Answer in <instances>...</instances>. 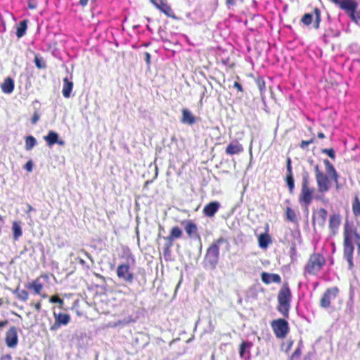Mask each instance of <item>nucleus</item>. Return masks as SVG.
Segmentation results:
<instances>
[{
    "mask_svg": "<svg viewBox=\"0 0 360 360\" xmlns=\"http://www.w3.org/2000/svg\"><path fill=\"white\" fill-rule=\"evenodd\" d=\"M309 184V174L306 172L302 176V189L299 198L300 202L304 203L306 207L311 204L314 192V188H310Z\"/></svg>",
    "mask_w": 360,
    "mask_h": 360,
    "instance_id": "f257e3e1",
    "label": "nucleus"
},
{
    "mask_svg": "<svg viewBox=\"0 0 360 360\" xmlns=\"http://www.w3.org/2000/svg\"><path fill=\"white\" fill-rule=\"evenodd\" d=\"M291 293L288 286H283L279 291L278 300L279 302L278 310L284 316H287L290 308Z\"/></svg>",
    "mask_w": 360,
    "mask_h": 360,
    "instance_id": "f03ea898",
    "label": "nucleus"
},
{
    "mask_svg": "<svg viewBox=\"0 0 360 360\" xmlns=\"http://www.w3.org/2000/svg\"><path fill=\"white\" fill-rule=\"evenodd\" d=\"M225 242L224 238H220L207 249L205 260L211 265L212 268H214L218 262L220 245Z\"/></svg>",
    "mask_w": 360,
    "mask_h": 360,
    "instance_id": "7ed1b4c3",
    "label": "nucleus"
},
{
    "mask_svg": "<svg viewBox=\"0 0 360 360\" xmlns=\"http://www.w3.org/2000/svg\"><path fill=\"white\" fill-rule=\"evenodd\" d=\"M325 260L319 254L311 255L306 265L305 270L310 274H316L324 264Z\"/></svg>",
    "mask_w": 360,
    "mask_h": 360,
    "instance_id": "20e7f679",
    "label": "nucleus"
},
{
    "mask_svg": "<svg viewBox=\"0 0 360 360\" xmlns=\"http://www.w3.org/2000/svg\"><path fill=\"white\" fill-rule=\"evenodd\" d=\"M316 180L318 186V190L320 193H324L329 190L330 187V183L329 179L330 177L324 174L316 165L314 166Z\"/></svg>",
    "mask_w": 360,
    "mask_h": 360,
    "instance_id": "39448f33",
    "label": "nucleus"
},
{
    "mask_svg": "<svg viewBox=\"0 0 360 360\" xmlns=\"http://www.w3.org/2000/svg\"><path fill=\"white\" fill-rule=\"evenodd\" d=\"M338 291L339 290L337 287H333L327 289L320 300L321 307L323 308L329 307L331 302L338 296Z\"/></svg>",
    "mask_w": 360,
    "mask_h": 360,
    "instance_id": "423d86ee",
    "label": "nucleus"
},
{
    "mask_svg": "<svg viewBox=\"0 0 360 360\" xmlns=\"http://www.w3.org/2000/svg\"><path fill=\"white\" fill-rule=\"evenodd\" d=\"M273 330L278 338H284L288 331V324L284 319H279L271 323Z\"/></svg>",
    "mask_w": 360,
    "mask_h": 360,
    "instance_id": "0eeeda50",
    "label": "nucleus"
},
{
    "mask_svg": "<svg viewBox=\"0 0 360 360\" xmlns=\"http://www.w3.org/2000/svg\"><path fill=\"white\" fill-rule=\"evenodd\" d=\"M314 18V27L315 29H318L319 27V24L321 22V12L318 8L314 9V13H305L302 19V22L305 25H309L313 19Z\"/></svg>",
    "mask_w": 360,
    "mask_h": 360,
    "instance_id": "6e6552de",
    "label": "nucleus"
},
{
    "mask_svg": "<svg viewBox=\"0 0 360 360\" xmlns=\"http://www.w3.org/2000/svg\"><path fill=\"white\" fill-rule=\"evenodd\" d=\"M117 275L119 278L127 283H131L134 279V275L129 271V265L127 264H120L117 269Z\"/></svg>",
    "mask_w": 360,
    "mask_h": 360,
    "instance_id": "1a4fd4ad",
    "label": "nucleus"
},
{
    "mask_svg": "<svg viewBox=\"0 0 360 360\" xmlns=\"http://www.w3.org/2000/svg\"><path fill=\"white\" fill-rule=\"evenodd\" d=\"M332 2L338 5L342 9L347 13L354 9H356L357 4L354 0H330Z\"/></svg>",
    "mask_w": 360,
    "mask_h": 360,
    "instance_id": "9d476101",
    "label": "nucleus"
},
{
    "mask_svg": "<svg viewBox=\"0 0 360 360\" xmlns=\"http://www.w3.org/2000/svg\"><path fill=\"white\" fill-rule=\"evenodd\" d=\"M17 330L15 327H11L6 333V342L8 347L13 348L18 344Z\"/></svg>",
    "mask_w": 360,
    "mask_h": 360,
    "instance_id": "9b49d317",
    "label": "nucleus"
},
{
    "mask_svg": "<svg viewBox=\"0 0 360 360\" xmlns=\"http://www.w3.org/2000/svg\"><path fill=\"white\" fill-rule=\"evenodd\" d=\"M344 253L345 256L349 263L350 266H352V253L354 251L353 245H352L351 241L349 239L347 233L345 232V240H344Z\"/></svg>",
    "mask_w": 360,
    "mask_h": 360,
    "instance_id": "f8f14e48",
    "label": "nucleus"
},
{
    "mask_svg": "<svg viewBox=\"0 0 360 360\" xmlns=\"http://www.w3.org/2000/svg\"><path fill=\"white\" fill-rule=\"evenodd\" d=\"M182 231L178 226H174L170 231V235L167 237H165V239L168 242L167 245L166 251H169V248L172 245V242L176 238H179L182 236Z\"/></svg>",
    "mask_w": 360,
    "mask_h": 360,
    "instance_id": "ddd939ff",
    "label": "nucleus"
},
{
    "mask_svg": "<svg viewBox=\"0 0 360 360\" xmlns=\"http://www.w3.org/2000/svg\"><path fill=\"white\" fill-rule=\"evenodd\" d=\"M326 218L327 211L323 208H321L316 214H314L313 217V224H317L320 227H323L326 223Z\"/></svg>",
    "mask_w": 360,
    "mask_h": 360,
    "instance_id": "4468645a",
    "label": "nucleus"
},
{
    "mask_svg": "<svg viewBox=\"0 0 360 360\" xmlns=\"http://www.w3.org/2000/svg\"><path fill=\"white\" fill-rule=\"evenodd\" d=\"M220 204L218 202H211L203 208V213L205 216L212 217L218 211Z\"/></svg>",
    "mask_w": 360,
    "mask_h": 360,
    "instance_id": "2eb2a0df",
    "label": "nucleus"
},
{
    "mask_svg": "<svg viewBox=\"0 0 360 360\" xmlns=\"http://www.w3.org/2000/svg\"><path fill=\"white\" fill-rule=\"evenodd\" d=\"M323 163L326 167V171L327 173V176L330 177V179L336 183L337 187H338V175L334 167L327 159L324 160Z\"/></svg>",
    "mask_w": 360,
    "mask_h": 360,
    "instance_id": "dca6fc26",
    "label": "nucleus"
},
{
    "mask_svg": "<svg viewBox=\"0 0 360 360\" xmlns=\"http://www.w3.org/2000/svg\"><path fill=\"white\" fill-rule=\"evenodd\" d=\"M262 281L266 284L271 283H278L281 282V278L278 274L263 272L262 274Z\"/></svg>",
    "mask_w": 360,
    "mask_h": 360,
    "instance_id": "f3484780",
    "label": "nucleus"
},
{
    "mask_svg": "<svg viewBox=\"0 0 360 360\" xmlns=\"http://www.w3.org/2000/svg\"><path fill=\"white\" fill-rule=\"evenodd\" d=\"M181 122L183 124L192 125L195 122V117L192 112L186 108L182 110V117Z\"/></svg>",
    "mask_w": 360,
    "mask_h": 360,
    "instance_id": "a211bd4d",
    "label": "nucleus"
},
{
    "mask_svg": "<svg viewBox=\"0 0 360 360\" xmlns=\"http://www.w3.org/2000/svg\"><path fill=\"white\" fill-rule=\"evenodd\" d=\"M1 87L4 93L10 94L14 89V81L11 77H7L2 83Z\"/></svg>",
    "mask_w": 360,
    "mask_h": 360,
    "instance_id": "6ab92c4d",
    "label": "nucleus"
},
{
    "mask_svg": "<svg viewBox=\"0 0 360 360\" xmlns=\"http://www.w3.org/2000/svg\"><path fill=\"white\" fill-rule=\"evenodd\" d=\"M243 150V148L241 144L236 143H230L226 148V153L229 155H236L239 154Z\"/></svg>",
    "mask_w": 360,
    "mask_h": 360,
    "instance_id": "aec40b11",
    "label": "nucleus"
},
{
    "mask_svg": "<svg viewBox=\"0 0 360 360\" xmlns=\"http://www.w3.org/2000/svg\"><path fill=\"white\" fill-rule=\"evenodd\" d=\"M73 88V83L68 80L67 77L63 79V87L62 90L63 95L65 98H70V94Z\"/></svg>",
    "mask_w": 360,
    "mask_h": 360,
    "instance_id": "412c9836",
    "label": "nucleus"
},
{
    "mask_svg": "<svg viewBox=\"0 0 360 360\" xmlns=\"http://www.w3.org/2000/svg\"><path fill=\"white\" fill-rule=\"evenodd\" d=\"M55 320L57 321L60 325H67L70 321V317L67 314H56L53 312Z\"/></svg>",
    "mask_w": 360,
    "mask_h": 360,
    "instance_id": "4be33fe9",
    "label": "nucleus"
},
{
    "mask_svg": "<svg viewBox=\"0 0 360 360\" xmlns=\"http://www.w3.org/2000/svg\"><path fill=\"white\" fill-rule=\"evenodd\" d=\"M58 134L53 131H50L47 136H44V139L49 146H52L56 143V142H58Z\"/></svg>",
    "mask_w": 360,
    "mask_h": 360,
    "instance_id": "5701e85b",
    "label": "nucleus"
},
{
    "mask_svg": "<svg viewBox=\"0 0 360 360\" xmlns=\"http://www.w3.org/2000/svg\"><path fill=\"white\" fill-rule=\"evenodd\" d=\"M151 2L161 11L169 15L168 11H170V8L162 0H150Z\"/></svg>",
    "mask_w": 360,
    "mask_h": 360,
    "instance_id": "b1692460",
    "label": "nucleus"
},
{
    "mask_svg": "<svg viewBox=\"0 0 360 360\" xmlns=\"http://www.w3.org/2000/svg\"><path fill=\"white\" fill-rule=\"evenodd\" d=\"M12 230L14 240H18L22 236V231L20 225L18 222L14 221L12 225Z\"/></svg>",
    "mask_w": 360,
    "mask_h": 360,
    "instance_id": "393cba45",
    "label": "nucleus"
},
{
    "mask_svg": "<svg viewBox=\"0 0 360 360\" xmlns=\"http://www.w3.org/2000/svg\"><path fill=\"white\" fill-rule=\"evenodd\" d=\"M259 245L261 248H266L271 242L270 238L268 234H261L258 239Z\"/></svg>",
    "mask_w": 360,
    "mask_h": 360,
    "instance_id": "a878e982",
    "label": "nucleus"
},
{
    "mask_svg": "<svg viewBox=\"0 0 360 360\" xmlns=\"http://www.w3.org/2000/svg\"><path fill=\"white\" fill-rule=\"evenodd\" d=\"M36 139L32 136H28L25 138V148L26 150H32L37 144Z\"/></svg>",
    "mask_w": 360,
    "mask_h": 360,
    "instance_id": "bb28decb",
    "label": "nucleus"
},
{
    "mask_svg": "<svg viewBox=\"0 0 360 360\" xmlns=\"http://www.w3.org/2000/svg\"><path fill=\"white\" fill-rule=\"evenodd\" d=\"M185 230L189 237H193L197 235V226L195 224L189 222L185 227Z\"/></svg>",
    "mask_w": 360,
    "mask_h": 360,
    "instance_id": "cd10ccee",
    "label": "nucleus"
},
{
    "mask_svg": "<svg viewBox=\"0 0 360 360\" xmlns=\"http://www.w3.org/2000/svg\"><path fill=\"white\" fill-rule=\"evenodd\" d=\"M27 30L26 20L21 21L17 27L16 35L18 38L22 37L25 34Z\"/></svg>",
    "mask_w": 360,
    "mask_h": 360,
    "instance_id": "c85d7f7f",
    "label": "nucleus"
},
{
    "mask_svg": "<svg viewBox=\"0 0 360 360\" xmlns=\"http://www.w3.org/2000/svg\"><path fill=\"white\" fill-rule=\"evenodd\" d=\"M257 88L259 90L260 95L262 99L264 98V93L266 91L265 82L262 78H257L255 81Z\"/></svg>",
    "mask_w": 360,
    "mask_h": 360,
    "instance_id": "c756f323",
    "label": "nucleus"
},
{
    "mask_svg": "<svg viewBox=\"0 0 360 360\" xmlns=\"http://www.w3.org/2000/svg\"><path fill=\"white\" fill-rule=\"evenodd\" d=\"M340 225V217L338 215H332L329 220V226L332 230H334Z\"/></svg>",
    "mask_w": 360,
    "mask_h": 360,
    "instance_id": "7c9ffc66",
    "label": "nucleus"
},
{
    "mask_svg": "<svg viewBox=\"0 0 360 360\" xmlns=\"http://www.w3.org/2000/svg\"><path fill=\"white\" fill-rule=\"evenodd\" d=\"M27 288H30V289H33L36 294H40V292L43 288V285L38 281H35L32 282V283H29L27 285Z\"/></svg>",
    "mask_w": 360,
    "mask_h": 360,
    "instance_id": "2f4dec72",
    "label": "nucleus"
},
{
    "mask_svg": "<svg viewBox=\"0 0 360 360\" xmlns=\"http://www.w3.org/2000/svg\"><path fill=\"white\" fill-rule=\"evenodd\" d=\"M15 293L18 299L26 301L28 299V292L25 290L16 289Z\"/></svg>",
    "mask_w": 360,
    "mask_h": 360,
    "instance_id": "473e14b6",
    "label": "nucleus"
},
{
    "mask_svg": "<svg viewBox=\"0 0 360 360\" xmlns=\"http://www.w3.org/2000/svg\"><path fill=\"white\" fill-rule=\"evenodd\" d=\"M286 217L287 219L292 221V222H296L297 221V216L294 210H292L290 207L286 208Z\"/></svg>",
    "mask_w": 360,
    "mask_h": 360,
    "instance_id": "72a5a7b5",
    "label": "nucleus"
},
{
    "mask_svg": "<svg viewBox=\"0 0 360 360\" xmlns=\"http://www.w3.org/2000/svg\"><path fill=\"white\" fill-rule=\"evenodd\" d=\"M352 210L355 216L360 215V201L356 196L352 205Z\"/></svg>",
    "mask_w": 360,
    "mask_h": 360,
    "instance_id": "f704fd0d",
    "label": "nucleus"
},
{
    "mask_svg": "<svg viewBox=\"0 0 360 360\" xmlns=\"http://www.w3.org/2000/svg\"><path fill=\"white\" fill-rule=\"evenodd\" d=\"M286 183L289 188V191L290 193L293 192L294 189V179L292 174H287L286 176Z\"/></svg>",
    "mask_w": 360,
    "mask_h": 360,
    "instance_id": "c9c22d12",
    "label": "nucleus"
},
{
    "mask_svg": "<svg viewBox=\"0 0 360 360\" xmlns=\"http://www.w3.org/2000/svg\"><path fill=\"white\" fill-rule=\"evenodd\" d=\"M348 15L352 18L353 21L357 22L359 20H360L359 13L356 11V9H354L353 11L348 13Z\"/></svg>",
    "mask_w": 360,
    "mask_h": 360,
    "instance_id": "e433bc0d",
    "label": "nucleus"
},
{
    "mask_svg": "<svg viewBox=\"0 0 360 360\" xmlns=\"http://www.w3.org/2000/svg\"><path fill=\"white\" fill-rule=\"evenodd\" d=\"M34 63L38 68H44L46 67L45 62L41 58H39L38 56H35Z\"/></svg>",
    "mask_w": 360,
    "mask_h": 360,
    "instance_id": "4c0bfd02",
    "label": "nucleus"
},
{
    "mask_svg": "<svg viewBox=\"0 0 360 360\" xmlns=\"http://www.w3.org/2000/svg\"><path fill=\"white\" fill-rule=\"evenodd\" d=\"M49 301L52 303H58L60 304V307H62V305L63 304V300L60 299L58 296L55 295L52 296Z\"/></svg>",
    "mask_w": 360,
    "mask_h": 360,
    "instance_id": "58836bf2",
    "label": "nucleus"
},
{
    "mask_svg": "<svg viewBox=\"0 0 360 360\" xmlns=\"http://www.w3.org/2000/svg\"><path fill=\"white\" fill-rule=\"evenodd\" d=\"M322 153L327 154L332 159L335 158V152L332 148L323 149Z\"/></svg>",
    "mask_w": 360,
    "mask_h": 360,
    "instance_id": "ea45409f",
    "label": "nucleus"
},
{
    "mask_svg": "<svg viewBox=\"0 0 360 360\" xmlns=\"http://www.w3.org/2000/svg\"><path fill=\"white\" fill-rule=\"evenodd\" d=\"M314 141V137L311 138L309 141H302L300 143V148L302 149H304L307 146H308L309 144L312 143Z\"/></svg>",
    "mask_w": 360,
    "mask_h": 360,
    "instance_id": "a19ab883",
    "label": "nucleus"
},
{
    "mask_svg": "<svg viewBox=\"0 0 360 360\" xmlns=\"http://www.w3.org/2000/svg\"><path fill=\"white\" fill-rule=\"evenodd\" d=\"M287 172H288L287 174H292V167H291V160H290V158H288V159H287Z\"/></svg>",
    "mask_w": 360,
    "mask_h": 360,
    "instance_id": "79ce46f5",
    "label": "nucleus"
},
{
    "mask_svg": "<svg viewBox=\"0 0 360 360\" xmlns=\"http://www.w3.org/2000/svg\"><path fill=\"white\" fill-rule=\"evenodd\" d=\"M25 169L27 171V172H32V168H33V164H32V162L31 160L28 161L25 165Z\"/></svg>",
    "mask_w": 360,
    "mask_h": 360,
    "instance_id": "37998d69",
    "label": "nucleus"
},
{
    "mask_svg": "<svg viewBox=\"0 0 360 360\" xmlns=\"http://www.w3.org/2000/svg\"><path fill=\"white\" fill-rule=\"evenodd\" d=\"M246 347H247V345L245 343V342H243L240 345V356L241 357L243 356L244 355V352H245V350L246 349Z\"/></svg>",
    "mask_w": 360,
    "mask_h": 360,
    "instance_id": "c03bdc74",
    "label": "nucleus"
},
{
    "mask_svg": "<svg viewBox=\"0 0 360 360\" xmlns=\"http://www.w3.org/2000/svg\"><path fill=\"white\" fill-rule=\"evenodd\" d=\"M39 120V115L38 114V112H35L32 118V123L34 124L38 122Z\"/></svg>",
    "mask_w": 360,
    "mask_h": 360,
    "instance_id": "a18cd8bd",
    "label": "nucleus"
},
{
    "mask_svg": "<svg viewBox=\"0 0 360 360\" xmlns=\"http://www.w3.org/2000/svg\"><path fill=\"white\" fill-rule=\"evenodd\" d=\"M60 326L61 325L57 321L55 320V323L51 326L50 329L51 330H56L60 328Z\"/></svg>",
    "mask_w": 360,
    "mask_h": 360,
    "instance_id": "49530a36",
    "label": "nucleus"
},
{
    "mask_svg": "<svg viewBox=\"0 0 360 360\" xmlns=\"http://www.w3.org/2000/svg\"><path fill=\"white\" fill-rule=\"evenodd\" d=\"M144 60L147 63V64H150V55L149 53L146 52L144 53Z\"/></svg>",
    "mask_w": 360,
    "mask_h": 360,
    "instance_id": "de8ad7c7",
    "label": "nucleus"
},
{
    "mask_svg": "<svg viewBox=\"0 0 360 360\" xmlns=\"http://www.w3.org/2000/svg\"><path fill=\"white\" fill-rule=\"evenodd\" d=\"M233 86L236 87L239 91H242V86L239 83L235 82Z\"/></svg>",
    "mask_w": 360,
    "mask_h": 360,
    "instance_id": "09e8293b",
    "label": "nucleus"
},
{
    "mask_svg": "<svg viewBox=\"0 0 360 360\" xmlns=\"http://www.w3.org/2000/svg\"><path fill=\"white\" fill-rule=\"evenodd\" d=\"M28 6L31 9H34L36 8L37 5H36V4L30 1L28 4Z\"/></svg>",
    "mask_w": 360,
    "mask_h": 360,
    "instance_id": "8fccbe9b",
    "label": "nucleus"
},
{
    "mask_svg": "<svg viewBox=\"0 0 360 360\" xmlns=\"http://www.w3.org/2000/svg\"><path fill=\"white\" fill-rule=\"evenodd\" d=\"M8 324V321H0V328H4Z\"/></svg>",
    "mask_w": 360,
    "mask_h": 360,
    "instance_id": "3c124183",
    "label": "nucleus"
},
{
    "mask_svg": "<svg viewBox=\"0 0 360 360\" xmlns=\"http://www.w3.org/2000/svg\"><path fill=\"white\" fill-rule=\"evenodd\" d=\"M34 308L37 311H39L41 309V303L40 302H38L37 304H34Z\"/></svg>",
    "mask_w": 360,
    "mask_h": 360,
    "instance_id": "603ef678",
    "label": "nucleus"
},
{
    "mask_svg": "<svg viewBox=\"0 0 360 360\" xmlns=\"http://www.w3.org/2000/svg\"><path fill=\"white\" fill-rule=\"evenodd\" d=\"M27 209H28V210L27 212V214H28L30 212L34 210V208L30 204H27Z\"/></svg>",
    "mask_w": 360,
    "mask_h": 360,
    "instance_id": "864d4df0",
    "label": "nucleus"
},
{
    "mask_svg": "<svg viewBox=\"0 0 360 360\" xmlns=\"http://www.w3.org/2000/svg\"><path fill=\"white\" fill-rule=\"evenodd\" d=\"M318 137L320 138V139H323V138H325V135L322 132H319L318 133Z\"/></svg>",
    "mask_w": 360,
    "mask_h": 360,
    "instance_id": "5fc2aeb1",
    "label": "nucleus"
},
{
    "mask_svg": "<svg viewBox=\"0 0 360 360\" xmlns=\"http://www.w3.org/2000/svg\"><path fill=\"white\" fill-rule=\"evenodd\" d=\"M56 143H58L60 146H63L65 144V142H64V141L58 139V142H56Z\"/></svg>",
    "mask_w": 360,
    "mask_h": 360,
    "instance_id": "6e6d98bb",
    "label": "nucleus"
},
{
    "mask_svg": "<svg viewBox=\"0 0 360 360\" xmlns=\"http://www.w3.org/2000/svg\"><path fill=\"white\" fill-rule=\"evenodd\" d=\"M82 252H84L89 258L91 259V257L90 255L87 253V252L84 251V250H81Z\"/></svg>",
    "mask_w": 360,
    "mask_h": 360,
    "instance_id": "4d7b16f0",
    "label": "nucleus"
},
{
    "mask_svg": "<svg viewBox=\"0 0 360 360\" xmlns=\"http://www.w3.org/2000/svg\"><path fill=\"white\" fill-rule=\"evenodd\" d=\"M79 262L81 264H84V261L82 259H79Z\"/></svg>",
    "mask_w": 360,
    "mask_h": 360,
    "instance_id": "13d9d810",
    "label": "nucleus"
},
{
    "mask_svg": "<svg viewBox=\"0 0 360 360\" xmlns=\"http://www.w3.org/2000/svg\"><path fill=\"white\" fill-rule=\"evenodd\" d=\"M249 150H250V153H251V151H252V143L250 146Z\"/></svg>",
    "mask_w": 360,
    "mask_h": 360,
    "instance_id": "bf43d9fd",
    "label": "nucleus"
},
{
    "mask_svg": "<svg viewBox=\"0 0 360 360\" xmlns=\"http://www.w3.org/2000/svg\"><path fill=\"white\" fill-rule=\"evenodd\" d=\"M3 304V299L0 298V306Z\"/></svg>",
    "mask_w": 360,
    "mask_h": 360,
    "instance_id": "052dcab7",
    "label": "nucleus"
},
{
    "mask_svg": "<svg viewBox=\"0 0 360 360\" xmlns=\"http://www.w3.org/2000/svg\"><path fill=\"white\" fill-rule=\"evenodd\" d=\"M2 221V217L0 215V223Z\"/></svg>",
    "mask_w": 360,
    "mask_h": 360,
    "instance_id": "680f3d73",
    "label": "nucleus"
},
{
    "mask_svg": "<svg viewBox=\"0 0 360 360\" xmlns=\"http://www.w3.org/2000/svg\"><path fill=\"white\" fill-rule=\"evenodd\" d=\"M231 2V0H227V3L230 4Z\"/></svg>",
    "mask_w": 360,
    "mask_h": 360,
    "instance_id": "e2e57ef3",
    "label": "nucleus"
}]
</instances>
